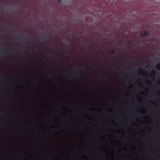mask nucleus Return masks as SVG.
<instances>
[{
	"label": "nucleus",
	"instance_id": "1",
	"mask_svg": "<svg viewBox=\"0 0 160 160\" xmlns=\"http://www.w3.org/2000/svg\"><path fill=\"white\" fill-rule=\"evenodd\" d=\"M92 54L91 50V113L92 110Z\"/></svg>",
	"mask_w": 160,
	"mask_h": 160
},
{
	"label": "nucleus",
	"instance_id": "2",
	"mask_svg": "<svg viewBox=\"0 0 160 160\" xmlns=\"http://www.w3.org/2000/svg\"><path fill=\"white\" fill-rule=\"evenodd\" d=\"M149 35L148 32L147 31H143L142 32L140 35L141 37H145L148 36Z\"/></svg>",
	"mask_w": 160,
	"mask_h": 160
},
{
	"label": "nucleus",
	"instance_id": "3",
	"mask_svg": "<svg viewBox=\"0 0 160 160\" xmlns=\"http://www.w3.org/2000/svg\"><path fill=\"white\" fill-rule=\"evenodd\" d=\"M58 1L61 3H63L68 2L69 0H58Z\"/></svg>",
	"mask_w": 160,
	"mask_h": 160
},
{
	"label": "nucleus",
	"instance_id": "4",
	"mask_svg": "<svg viewBox=\"0 0 160 160\" xmlns=\"http://www.w3.org/2000/svg\"><path fill=\"white\" fill-rule=\"evenodd\" d=\"M110 52L111 53H112V54H115L116 53V52L115 51L112 49H111L110 50Z\"/></svg>",
	"mask_w": 160,
	"mask_h": 160
},
{
	"label": "nucleus",
	"instance_id": "5",
	"mask_svg": "<svg viewBox=\"0 0 160 160\" xmlns=\"http://www.w3.org/2000/svg\"><path fill=\"white\" fill-rule=\"evenodd\" d=\"M156 67L158 69H159L160 68V65L158 64L156 66Z\"/></svg>",
	"mask_w": 160,
	"mask_h": 160
},
{
	"label": "nucleus",
	"instance_id": "6",
	"mask_svg": "<svg viewBox=\"0 0 160 160\" xmlns=\"http://www.w3.org/2000/svg\"><path fill=\"white\" fill-rule=\"evenodd\" d=\"M118 44H122V42H121L120 43V42H118Z\"/></svg>",
	"mask_w": 160,
	"mask_h": 160
},
{
	"label": "nucleus",
	"instance_id": "7",
	"mask_svg": "<svg viewBox=\"0 0 160 160\" xmlns=\"http://www.w3.org/2000/svg\"><path fill=\"white\" fill-rule=\"evenodd\" d=\"M152 73H154V74H155V71H154V70H153V71H152Z\"/></svg>",
	"mask_w": 160,
	"mask_h": 160
},
{
	"label": "nucleus",
	"instance_id": "8",
	"mask_svg": "<svg viewBox=\"0 0 160 160\" xmlns=\"http://www.w3.org/2000/svg\"><path fill=\"white\" fill-rule=\"evenodd\" d=\"M128 42L130 43H131V41H130V40H129L128 41Z\"/></svg>",
	"mask_w": 160,
	"mask_h": 160
},
{
	"label": "nucleus",
	"instance_id": "9",
	"mask_svg": "<svg viewBox=\"0 0 160 160\" xmlns=\"http://www.w3.org/2000/svg\"><path fill=\"white\" fill-rule=\"evenodd\" d=\"M99 151H100V152H101V150H99Z\"/></svg>",
	"mask_w": 160,
	"mask_h": 160
}]
</instances>
